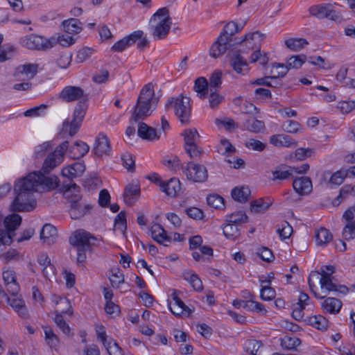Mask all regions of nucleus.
Here are the masks:
<instances>
[{"label":"nucleus","instance_id":"obj_32","mask_svg":"<svg viewBox=\"0 0 355 355\" xmlns=\"http://www.w3.org/2000/svg\"><path fill=\"white\" fill-rule=\"evenodd\" d=\"M322 306L327 313L336 314L340 311L342 307V302L337 298L328 297L324 301Z\"/></svg>","mask_w":355,"mask_h":355},{"label":"nucleus","instance_id":"obj_64","mask_svg":"<svg viewBox=\"0 0 355 355\" xmlns=\"http://www.w3.org/2000/svg\"><path fill=\"white\" fill-rule=\"evenodd\" d=\"M343 237L345 240L355 238V222L347 223L343 228Z\"/></svg>","mask_w":355,"mask_h":355},{"label":"nucleus","instance_id":"obj_61","mask_svg":"<svg viewBox=\"0 0 355 355\" xmlns=\"http://www.w3.org/2000/svg\"><path fill=\"white\" fill-rule=\"evenodd\" d=\"M261 346V343L254 339L248 340L245 343V349L252 355H256Z\"/></svg>","mask_w":355,"mask_h":355},{"label":"nucleus","instance_id":"obj_9","mask_svg":"<svg viewBox=\"0 0 355 355\" xmlns=\"http://www.w3.org/2000/svg\"><path fill=\"white\" fill-rule=\"evenodd\" d=\"M55 39H47L38 35L31 34L21 39V44L29 49H47L53 47Z\"/></svg>","mask_w":355,"mask_h":355},{"label":"nucleus","instance_id":"obj_46","mask_svg":"<svg viewBox=\"0 0 355 355\" xmlns=\"http://www.w3.org/2000/svg\"><path fill=\"white\" fill-rule=\"evenodd\" d=\"M288 48L298 51L302 49L309 42L303 38H290L285 42Z\"/></svg>","mask_w":355,"mask_h":355},{"label":"nucleus","instance_id":"obj_10","mask_svg":"<svg viewBox=\"0 0 355 355\" xmlns=\"http://www.w3.org/2000/svg\"><path fill=\"white\" fill-rule=\"evenodd\" d=\"M309 168L308 164H303L300 166H290L288 165H280L275 168L272 172V180H284L293 176L294 173H304Z\"/></svg>","mask_w":355,"mask_h":355},{"label":"nucleus","instance_id":"obj_20","mask_svg":"<svg viewBox=\"0 0 355 355\" xmlns=\"http://www.w3.org/2000/svg\"><path fill=\"white\" fill-rule=\"evenodd\" d=\"M138 135L143 139L156 141L161 137V132L155 128L148 126L144 123H139L137 130Z\"/></svg>","mask_w":355,"mask_h":355},{"label":"nucleus","instance_id":"obj_12","mask_svg":"<svg viewBox=\"0 0 355 355\" xmlns=\"http://www.w3.org/2000/svg\"><path fill=\"white\" fill-rule=\"evenodd\" d=\"M96 240L90 233L83 230H78L69 238V243L73 247L91 248Z\"/></svg>","mask_w":355,"mask_h":355},{"label":"nucleus","instance_id":"obj_47","mask_svg":"<svg viewBox=\"0 0 355 355\" xmlns=\"http://www.w3.org/2000/svg\"><path fill=\"white\" fill-rule=\"evenodd\" d=\"M16 53V48L12 44H5L0 49V62L11 59Z\"/></svg>","mask_w":355,"mask_h":355},{"label":"nucleus","instance_id":"obj_50","mask_svg":"<svg viewBox=\"0 0 355 355\" xmlns=\"http://www.w3.org/2000/svg\"><path fill=\"white\" fill-rule=\"evenodd\" d=\"M87 109V101H80L74 110L73 119L83 122Z\"/></svg>","mask_w":355,"mask_h":355},{"label":"nucleus","instance_id":"obj_49","mask_svg":"<svg viewBox=\"0 0 355 355\" xmlns=\"http://www.w3.org/2000/svg\"><path fill=\"white\" fill-rule=\"evenodd\" d=\"M306 61V56L304 54L291 56L287 60L286 65L290 69H299Z\"/></svg>","mask_w":355,"mask_h":355},{"label":"nucleus","instance_id":"obj_29","mask_svg":"<svg viewBox=\"0 0 355 355\" xmlns=\"http://www.w3.org/2000/svg\"><path fill=\"white\" fill-rule=\"evenodd\" d=\"M140 195V187L139 184H129L126 186L123 198L124 201L128 205H132Z\"/></svg>","mask_w":355,"mask_h":355},{"label":"nucleus","instance_id":"obj_54","mask_svg":"<svg viewBox=\"0 0 355 355\" xmlns=\"http://www.w3.org/2000/svg\"><path fill=\"white\" fill-rule=\"evenodd\" d=\"M242 27L239 28L236 23L234 21H231L227 23L220 35H224V37L227 38V41L230 40L232 35L234 33L239 32L241 30Z\"/></svg>","mask_w":355,"mask_h":355},{"label":"nucleus","instance_id":"obj_41","mask_svg":"<svg viewBox=\"0 0 355 355\" xmlns=\"http://www.w3.org/2000/svg\"><path fill=\"white\" fill-rule=\"evenodd\" d=\"M183 276L184 279L190 284L195 291L199 292L202 290V282L197 274L191 272H185Z\"/></svg>","mask_w":355,"mask_h":355},{"label":"nucleus","instance_id":"obj_7","mask_svg":"<svg viewBox=\"0 0 355 355\" xmlns=\"http://www.w3.org/2000/svg\"><path fill=\"white\" fill-rule=\"evenodd\" d=\"M338 3H322L310 7V13L319 19L327 18L333 21H337L341 19L340 12L336 8Z\"/></svg>","mask_w":355,"mask_h":355},{"label":"nucleus","instance_id":"obj_42","mask_svg":"<svg viewBox=\"0 0 355 355\" xmlns=\"http://www.w3.org/2000/svg\"><path fill=\"white\" fill-rule=\"evenodd\" d=\"M333 239L331 233L326 228L319 229L315 234V241L318 245H325Z\"/></svg>","mask_w":355,"mask_h":355},{"label":"nucleus","instance_id":"obj_31","mask_svg":"<svg viewBox=\"0 0 355 355\" xmlns=\"http://www.w3.org/2000/svg\"><path fill=\"white\" fill-rule=\"evenodd\" d=\"M81 121L72 119L69 121L68 119H65L62 123V131L64 134H68L70 137L74 136L78 131L82 125Z\"/></svg>","mask_w":355,"mask_h":355},{"label":"nucleus","instance_id":"obj_23","mask_svg":"<svg viewBox=\"0 0 355 355\" xmlns=\"http://www.w3.org/2000/svg\"><path fill=\"white\" fill-rule=\"evenodd\" d=\"M270 142L276 147H294L296 146L297 142L291 137L284 135H275L270 137Z\"/></svg>","mask_w":355,"mask_h":355},{"label":"nucleus","instance_id":"obj_53","mask_svg":"<svg viewBox=\"0 0 355 355\" xmlns=\"http://www.w3.org/2000/svg\"><path fill=\"white\" fill-rule=\"evenodd\" d=\"M45 340L47 344L51 347H55L58 346L59 343V339L58 336L55 334L51 328L46 327L44 329Z\"/></svg>","mask_w":355,"mask_h":355},{"label":"nucleus","instance_id":"obj_63","mask_svg":"<svg viewBox=\"0 0 355 355\" xmlns=\"http://www.w3.org/2000/svg\"><path fill=\"white\" fill-rule=\"evenodd\" d=\"M260 297L263 300H271L275 297V290L269 285H261Z\"/></svg>","mask_w":355,"mask_h":355},{"label":"nucleus","instance_id":"obj_30","mask_svg":"<svg viewBox=\"0 0 355 355\" xmlns=\"http://www.w3.org/2000/svg\"><path fill=\"white\" fill-rule=\"evenodd\" d=\"M8 302L12 306V308L17 311L21 316H24L26 313V308L25 302L22 298L17 296V294L12 295L10 297H8Z\"/></svg>","mask_w":355,"mask_h":355},{"label":"nucleus","instance_id":"obj_2","mask_svg":"<svg viewBox=\"0 0 355 355\" xmlns=\"http://www.w3.org/2000/svg\"><path fill=\"white\" fill-rule=\"evenodd\" d=\"M157 103V100L155 97L153 86L152 84L148 83L140 92L137 104L134 108L132 119L138 122L150 116Z\"/></svg>","mask_w":355,"mask_h":355},{"label":"nucleus","instance_id":"obj_34","mask_svg":"<svg viewBox=\"0 0 355 355\" xmlns=\"http://www.w3.org/2000/svg\"><path fill=\"white\" fill-rule=\"evenodd\" d=\"M54 141H45L35 148V155H52L56 147Z\"/></svg>","mask_w":355,"mask_h":355},{"label":"nucleus","instance_id":"obj_33","mask_svg":"<svg viewBox=\"0 0 355 355\" xmlns=\"http://www.w3.org/2000/svg\"><path fill=\"white\" fill-rule=\"evenodd\" d=\"M64 31L69 34H78L82 30V24L75 18H70L62 22Z\"/></svg>","mask_w":355,"mask_h":355},{"label":"nucleus","instance_id":"obj_16","mask_svg":"<svg viewBox=\"0 0 355 355\" xmlns=\"http://www.w3.org/2000/svg\"><path fill=\"white\" fill-rule=\"evenodd\" d=\"M142 31H135L131 34L124 37L121 40L115 42L112 47L114 51L122 52L127 48L136 43L137 39L141 36Z\"/></svg>","mask_w":355,"mask_h":355},{"label":"nucleus","instance_id":"obj_27","mask_svg":"<svg viewBox=\"0 0 355 355\" xmlns=\"http://www.w3.org/2000/svg\"><path fill=\"white\" fill-rule=\"evenodd\" d=\"M230 63L234 70L238 73H244L248 71L247 61L239 52L232 53Z\"/></svg>","mask_w":355,"mask_h":355},{"label":"nucleus","instance_id":"obj_57","mask_svg":"<svg viewBox=\"0 0 355 355\" xmlns=\"http://www.w3.org/2000/svg\"><path fill=\"white\" fill-rule=\"evenodd\" d=\"M347 175L345 170H339L333 173L329 179V183L335 186L340 185Z\"/></svg>","mask_w":355,"mask_h":355},{"label":"nucleus","instance_id":"obj_55","mask_svg":"<svg viewBox=\"0 0 355 355\" xmlns=\"http://www.w3.org/2000/svg\"><path fill=\"white\" fill-rule=\"evenodd\" d=\"M207 204L215 208V209H222L224 205V199L218 194H210L207 197Z\"/></svg>","mask_w":355,"mask_h":355},{"label":"nucleus","instance_id":"obj_38","mask_svg":"<svg viewBox=\"0 0 355 355\" xmlns=\"http://www.w3.org/2000/svg\"><path fill=\"white\" fill-rule=\"evenodd\" d=\"M63 157H46L44 161L42 171L44 174L49 173L62 162Z\"/></svg>","mask_w":355,"mask_h":355},{"label":"nucleus","instance_id":"obj_51","mask_svg":"<svg viewBox=\"0 0 355 355\" xmlns=\"http://www.w3.org/2000/svg\"><path fill=\"white\" fill-rule=\"evenodd\" d=\"M277 232L282 239H286L291 236L293 228L287 221H282L278 225Z\"/></svg>","mask_w":355,"mask_h":355},{"label":"nucleus","instance_id":"obj_25","mask_svg":"<svg viewBox=\"0 0 355 355\" xmlns=\"http://www.w3.org/2000/svg\"><path fill=\"white\" fill-rule=\"evenodd\" d=\"M160 189L167 196L175 197L181 190V184L178 178H173L167 182H163Z\"/></svg>","mask_w":355,"mask_h":355},{"label":"nucleus","instance_id":"obj_14","mask_svg":"<svg viewBox=\"0 0 355 355\" xmlns=\"http://www.w3.org/2000/svg\"><path fill=\"white\" fill-rule=\"evenodd\" d=\"M60 97L66 102L87 101V95L84 90L76 86H66L60 93Z\"/></svg>","mask_w":355,"mask_h":355},{"label":"nucleus","instance_id":"obj_22","mask_svg":"<svg viewBox=\"0 0 355 355\" xmlns=\"http://www.w3.org/2000/svg\"><path fill=\"white\" fill-rule=\"evenodd\" d=\"M293 187L295 191L300 195H307L311 192L313 189L311 179L306 176L295 179Z\"/></svg>","mask_w":355,"mask_h":355},{"label":"nucleus","instance_id":"obj_44","mask_svg":"<svg viewBox=\"0 0 355 355\" xmlns=\"http://www.w3.org/2000/svg\"><path fill=\"white\" fill-rule=\"evenodd\" d=\"M224 235L229 239L234 240L240 235L238 225L232 223L225 225L223 228Z\"/></svg>","mask_w":355,"mask_h":355},{"label":"nucleus","instance_id":"obj_8","mask_svg":"<svg viewBox=\"0 0 355 355\" xmlns=\"http://www.w3.org/2000/svg\"><path fill=\"white\" fill-rule=\"evenodd\" d=\"M6 230H0V241L3 244L9 245L12 241L14 232L20 225L21 217L17 214L8 216L4 219Z\"/></svg>","mask_w":355,"mask_h":355},{"label":"nucleus","instance_id":"obj_56","mask_svg":"<svg viewBox=\"0 0 355 355\" xmlns=\"http://www.w3.org/2000/svg\"><path fill=\"white\" fill-rule=\"evenodd\" d=\"M248 217L243 211L232 213L229 216L228 222L236 224L245 223L248 222Z\"/></svg>","mask_w":355,"mask_h":355},{"label":"nucleus","instance_id":"obj_4","mask_svg":"<svg viewBox=\"0 0 355 355\" xmlns=\"http://www.w3.org/2000/svg\"><path fill=\"white\" fill-rule=\"evenodd\" d=\"M64 194L69 199L71 209L69 214L72 219H78L83 216L91 209L89 204L80 202L81 196L79 193L80 187L76 183L63 184Z\"/></svg>","mask_w":355,"mask_h":355},{"label":"nucleus","instance_id":"obj_17","mask_svg":"<svg viewBox=\"0 0 355 355\" xmlns=\"http://www.w3.org/2000/svg\"><path fill=\"white\" fill-rule=\"evenodd\" d=\"M38 64H26L19 65L16 70L15 77L18 80H28L32 79L37 73Z\"/></svg>","mask_w":355,"mask_h":355},{"label":"nucleus","instance_id":"obj_5","mask_svg":"<svg viewBox=\"0 0 355 355\" xmlns=\"http://www.w3.org/2000/svg\"><path fill=\"white\" fill-rule=\"evenodd\" d=\"M150 21L151 22H157L153 28V36L158 40L163 39L168 34L171 25L168 10L165 7L159 8L153 15Z\"/></svg>","mask_w":355,"mask_h":355},{"label":"nucleus","instance_id":"obj_19","mask_svg":"<svg viewBox=\"0 0 355 355\" xmlns=\"http://www.w3.org/2000/svg\"><path fill=\"white\" fill-rule=\"evenodd\" d=\"M3 279L6 286L7 291L15 295L19 291V286L16 281L15 272L12 269H6L3 271Z\"/></svg>","mask_w":355,"mask_h":355},{"label":"nucleus","instance_id":"obj_24","mask_svg":"<svg viewBox=\"0 0 355 355\" xmlns=\"http://www.w3.org/2000/svg\"><path fill=\"white\" fill-rule=\"evenodd\" d=\"M57 237V230L53 225L49 223H46L43 225L40 232V239L43 243H46L47 245H51L55 243Z\"/></svg>","mask_w":355,"mask_h":355},{"label":"nucleus","instance_id":"obj_15","mask_svg":"<svg viewBox=\"0 0 355 355\" xmlns=\"http://www.w3.org/2000/svg\"><path fill=\"white\" fill-rule=\"evenodd\" d=\"M320 284L322 293H325V291L327 293L333 291L345 295L349 291L346 286L334 283L332 277H321L320 279Z\"/></svg>","mask_w":355,"mask_h":355},{"label":"nucleus","instance_id":"obj_26","mask_svg":"<svg viewBox=\"0 0 355 355\" xmlns=\"http://www.w3.org/2000/svg\"><path fill=\"white\" fill-rule=\"evenodd\" d=\"M227 47V38L224 37V35H220L216 42L212 44L210 49V55L216 58L224 53Z\"/></svg>","mask_w":355,"mask_h":355},{"label":"nucleus","instance_id":"obj_6","mask_svg":"<svg viewBox=\"0 0 355 355\" xmlns=\"http://www.w3.org/2000/svg\"><path fill=\"white\" fill-rule=\"evenodd\" d=\"M89 150V145L81 140H77L73 144H70L68 141H64L56 146L52 155H64L66 153L86 155Z\"/></svg>","mask_w":355,"mask_h":355},{"label":"nucleus","instance_id":"obj_36","mask_svg":"<svg viewBox=\"0 0 355 355\" xmlns=\"http://www.w3.org/2000/svg\"><path fill=\"white\" fill-rule=\"evenodd\" d=\"M250 193V189L248 187H235L232 189L231 194L236 201L245 202L248 200Z\"/></svg>","mask_w":355,"mask_h":355},{"label":"nucleus","instance_id":"obj_37","mask_svg":"<svg viewBox=\"0 0 355 355\" xmlns=\"http://www.w3.org/2000/svg\"><path fill=\"white\" fill-rule=\"evenodd\" d=\"M243 127L253 132H259L265 128L264 123L261 121L255 119L253 117L246 119L243 124Z\"/></svg>","mask_w":355,"mask_h":355},{"label":"nucleus","instance_id":"obj_35","mask_svg":"<svg viewBox=\"0 0 355 355\" xmlns=\"http://www.w3.org/2000/svg\"><path fill=\"white\" fill-rule=\"evenodd\" d=\"M209 84L204 77L198 78L194 83V91L200 98H205L209 91Z\"/></svg>","mask_w":355,"mask_h":355},{"label":"nucleus","instance_id":"obj_18","mask_svg":"<svg viewBox=\"0 0 355 355\" xmlns=\"http://www.w3.org/2000/svg\"><path fill=\"white\" fill-rule=\"evenodd\" d=\"M85 169L86 166L85 162L83 160L78 159L73 164L64 168L62 170V173L63 176L67 177L71 180L74 178L81 176L85 171Z\"/></svg>","mask_w":355,"mask_h":355},{"label":"nucleus","instance_id":"obj_3","mask_svg":"<svg viewBox=\"0 0 355 355\" xmlns=\"http://www.w3.org/2000/svg\"><path fill=\"white\" fill-rule=\"evenodd\" d=\"M165 109L168 112H173L182 124L189 123L191 104L189 97L183 94L169 97L165 103Z\"/></svg>","mask_w":355,"mask_h":355},{"label":"nucleus","instance_id":"obj_52","mask_svg":"<svg viewBox=\"0 0 355 355\" xmlns=\"http://www.w3.org/2000/svg\"><path fill=\"white\" fill-rule=\"evenodd\" d=\"M301 344V340L297 337L285 336L282 339L281 345L286 349H295Z\"/></svg>","mask_w":355,"mask_h":355},{"label":"nucleus","instance_id":"obj_21","mask_svg":"<svg viewBox=\"0 0 355 355\" xmlns=\"http://www.w3.org/2000/svg\"><path fill=\"white\" fill-rule=\"evenodd\" d=\"M93 151L95 155H103L111 152L110 141L106 135L100 133L96 137Z\"/></svg>","mask_w":355,"mask_h":355},{"label":"nucleus","instance_id":"obj_48","mask_svg":"<svg viewBox=\"0 0 355 355\" xmlns=\"http://www.w3.org/2000/svg\"><path fill=\"white\" fill-rule=\"evenodd\" d=\"M162 163L168 169L175 172L182 168L181 161L178 157H166L162 160Z\"/></svg>","mask_w":355,"mask_h":355},{"label":"nucleus","instance_id":"obj_59","mask_svg":"<svg viewBox=\"0 0 355 355\" xmlns=\"http://www.w3.org/2000/svg\"><path fill=\"white\" fill-rule=\"evenodd\" d=\"M110 280L112 286L118 287L121 284L124 282V275L119 268H113L112 270V276L110 277Z\"/></svg>","mask_w":355,"mask_h":355},{"label":"nucleus","instance_id":"obj_28","mask_svg":"<svg viewBox=\"0 0 355 355\" xmlns=\"http://www.w3.org/2000/svg\"><path fill=\"white\" fill-rule=\"evenodd\" d=\"M172 298L174 303L172 306H170V310L174 315H180L184 313L190 314L192 312V310L186 306L182 300L178 296L175 291H174L172 294Z\"/></svg>","mask_w":355,"mask_h":355},{"label":"nucleus","instance_id":"obj_39","mask_svg":"<svg viewBox=\"0 0 355 355\" xmlns=\"http://www.w3.org/2000/svg\"><path fill=\"white\" fill-rule=\"evenodd\" d=\"M55 316L54 321L57 326L62 330V331L66 335H70L71 329L68 324L63 320L62 313H67V311L64 309H58L55 310Z\"/></svg>","mask_w":355,"mask_h":355},{"label":"nucleus","instance_id":"obj_1","mask_svg":"<svg viewBox=\"0 0 355 355\" xmlns=\"http://www.w3.org/2000/svg\"><path fill=\"white\" fill-rule=\"evenodd\" d=\"M57 176L46 177L40 171L30 173L26 177L18 180L14 191L16 197L11 204L15 211H30L33 210L36 201L33 198L34 192L53 190L58 186Z\"/></svg>","mask_w":355,"mask_h":355},{"label":"nucleus","instance_id":"obj_13","mask_svg":"<svg viewBox=\"0 0 355 355\" xmlns=\"http://www.w3.org/2000/svg\"><path fill=\"white\" fill-rule=\"evenodd\" d=\"M184 172L187 179L196 182H203L208 177L206 168L193 162H189Z\"/></svg>","mask_w":355,"mask_h":355},{"label":"nucleus","instance_id":"obj_11","mask_svg":"<svg viewBox=\"0 0 355 355\" xmlns=\"http://www.w3.org/2000/svg\"><path fill=\"white\" fill-rule=\"evenodd\" d=\"M183 135L184 137V148L189 155H200L205 153L196 144L199 137L198 132L196 129L186 130Z\"/></svg>","mask_w":355,"mask_h":355},{"label":"nucleus","instance_id":"obj_40","mask_svg":"<svg viewBox=\"0 0 355 355\" xmlns=\"http://www.w3.org/2000/svg\"><path fill=\"white\" fill-rule=\"evenodd\" d=\"M306 321L307 323L319 330H326L328 327L327 320L321 315L309 317Z\"/></svg>","mask_w":355,"mask_h":355},{"label":"nucleus","instance_id":"obj_62","mask_svg":"<svg viewBox=\"0 0 355 355\" xmlns=\"http://www.w3.org/2000/svg\"><path fill=\"white\" fill-rule=\"evenodd\" d=\"M126 227L125 213L124 211H121L114 219V228L121 232H124L126 230Z\"/></svg>","mask_w":355,"mask_h":355},{"label":"nucleus","instance_id":"obj_45","mask_svg":"<svg viewBox=\"0 0 355 355\" xmlns=\"http://www.w3.org/2000/svg\"><path fill=\"white\" fill-rule=\"evenodd\" d=\"M271 205V202H266L263 198H259L251 202L250 209L254 213H264Z\"/></svg>","mask_w":355,"mask_h":355},{"label":"nucleus","instance_id":"obj_60","mask_svg":"<svg viewBox=\"0 0 355 355\" xmlns=\"http://www.w3.org/2000/svg\"><path fill=\"white\" fill-rule=\"evenodd\" d=\"M235 151L236 148L227 139H221L218 147V153L225 155L226 154L234 153Z\"/></svg>","mask_w":355,"mask_h":355},{"label":"nucleus","instance_id":"obj_58","mask_svg":"<svg viewBox=\"0 0 355 355\" xmlns=\"http://www.w3.org/2000/svg\"><path fill=\"white\" fill-rule=\"evenodd\" d=\"M261 34L259 32H254L246 34L243 42L245 46L249 47H253L257 42H259L261 40Z\"/></svg>","mask_w":355,"mask_h":355},{"label":"nucleus","instance_id":"obj_43","mask_svg":"<svg viewBox=\"0 0 355 355\" xmlns=\"http://www.w3.org/2000/svg\"><path fill=\"white\" fill-rule=\"evenodd\" d=\"M282 129L290 134H299L303 132V126L297 121L286 120L282 124Z\"/></svg>","mask_w":355,"mask_h":355}]
</instances>
